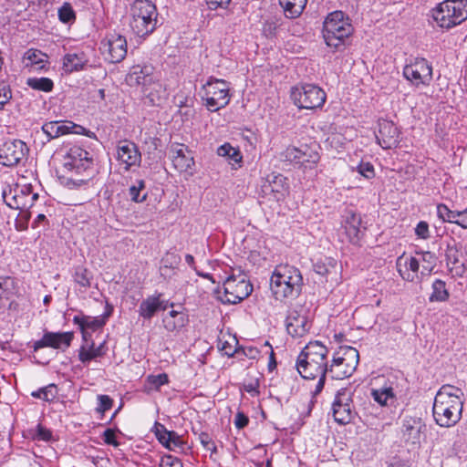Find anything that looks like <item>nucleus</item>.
Returning a JSON list of instances; mask_svg holds the SVG:
<instances>
[{
	"label": "nucleus",
	"instance_id": "nucleus-1",
	"mask_svg": "<svg viewBox=\"0 0 467 467\" xmlns=\"http://www.w3.org/2000/svg\"><path fill=\"white\" fill-rule=\"evenodd\" d=\"M225 271L216 260L209 261L206 265V280L213 285L212 296L222 304H237L250 296L253 285L244 277L236 279L225 276Z\"/></svg>",
	"mask_w": 467,
	"mask_h": 467
},
{
	"label": "nucleus",
	"instance_id": "nucleus-2",
	"mask_svg": "<svg viewBox=\"0 0 467 467\" xmlns=\"http://www.w3.org/2000/svg\"><path fill=\"white\" fill-rule=\"evenodd\" d=\"M327 348L320 341L309 342L297 357L296 368L303 379L318 378L313 396L318 395L324 389L327 375Z\"/></svg>",
	"mask_w": 467,
	"mask_h": 467
},
{
	"label": "nucleus",
	"instance_id": "nucleus-3",
	"mask_svg": "<svg viewBox=\"0 0 467 467\" xmlns=\"http://www.w3.org/2000/svg\"><path fill=\"white\" fill-rule=\"evenodd\" d=\"M464 401V394L461 389L452 385L441 386L432 405L435 423L441 428L455 426L462 420Z\"/></svg>",
	"mask_w": 467,
	"mask_h": 467
},
{
	"label": "nucleus",
	"instance_id": "nucleus-4",
	"mask_svg": "<svg viewBox=\"0 0 467 467\" xmlns=\"http://www.w3.org/2000/svg\"><path fill=\"white\" fill-rule=\"evenodd\" d=\"M302 285L300 271L289 265L276 266L270 278V288L276 300L296 297L301 292Z\"/></svg>",
	"mask_w": 467,
	"mask_h": 467
},
{
	"label": "nucleus",
	"instance_id": "nucleus-5",
	"mask_svg": "<svg viewBox=\"0 0 467 467\" xmlns=\"http://www.w3.org/2000/svg\"><path fill=\"white\" fill-rule=\"evenodd\" d=\"M156 5L150 0H135L130 7V26L140 37L151 34L157 25Z\"/></svg>",
	"mask_w": 467,
	"mask_h": 467
},
{
	"label": "nucleus",
	"instance_id": "nucleus-6",
	"mask_svg": "<svg viewBox=\"0 0 467 467\" xmlns=\"http://www.w3.org/2000/svg\"><path fill=\"white\" fill-rule=\"evenodd\" d=\"M354 32L348 16L342 11L330 13L323 25V36L328 47L338 48Z\"/></svg>",
	"mask_w": 467,
	"mask_h": 467
},
{
	"label": "nucleus",
	"instance_id": "nucleus-7",
	"mask_svg": "<svg viewBox=\"0 0 467 467\" xmlns=\"http://www.w3.org/2000/svg\"><path fill=\"white\" fill-rule=\"evenodd\" d=\"M440 27L450 29L467 19V0H445L432 9Z\"/></svg>",
	"mask_w": 467,
	"mask_h": 467
},
{
	"label": "nucleus",
	"instance_id": "nucleus-8",
	"mask_svg": "<svg viewBox=\"0 0 467 467\" xmlns=\"http://www.w3.org/2000/svg\"><path fill=\"white\" fill-rule=\"evenodd\" d=\"M359 360L358 351L352 347H341L335 353L330 365L327 368V375L332 379H344L350 377L356 370Z\"/></svg>",
	"mask_w": 467,
	"mask_h": 467
},
{
	"label": "nucleus",
	"instance_id": "nucleus-9",
	"mask_svg": "<svg viewBox=\"0 0 467 467\" xmlns=\"http://www.w3.org/2000/svg\"><path fill=\"white\" fill-rule=\"evenodd\" d=\"M63 165L67 171L82 175L83 177L78 180L80 182H87L91 178L93 158L89 152L79 146L75 145L68 149L64 157Z\"/></svg>",
	"mask_w": 467,
	"mask_h": 467
},
{
	"label": "nucleus",
	"instance_id": "nucleus-10",
	"mask_svg": "<svg viewBox=\"0 0 467 467\" xmlns=\"http://www.w3.org/2000/svg\"><path fill=\"white\" fill-rule=\"evenodd\" d=\"M291 99L299 109H314L324 105L327 95L321 88L305 84L292 88Z\"/></svg>",
	"mask_w": 467,
	"mask_h": 467
},
{
	"label": "nucleus",
	"instance_id": "nucleus-11",
	"mask_svg": "<svg viewBox=\"0 0 467 467\" xmlns=\"http://www.w3.org/2000/svg\"><path fill=\"white\" fill-rule=\"evenodd\" d=\"M99 49L110 63H119L127 56L126 37L117 32H109L100 41Z\"/></svg>",
	"mask_w": 467,
	"mask_h": 467
},
{
	"label": "nucleus",
	"instance_id": "nucleus-12",
	"mask_svg": "<svg viewBox=\"0 0 467 467\" xmlns=\"http://www.w3.org/2000/svg\"><path fill=\"white\" fill-rule=\"evenodd\" d=\"M403 76L415 87L429 86L432 80V67L427 59L417 57L404 67Z\"/></svg>",
	"mask_w": 467,
	"mask_h": 467
},
{
	"label": "nucleus",
	"instance_id": "nucleus-13",
	"mask_svg": "<svg viewBox=\"0 0 467 467\" xmlns=\"http://www.w3.org/2000/svg\"><path fill=\"white\" fill-rule=\"evenodd\" d=\"M38 199V193L33 192L30 184L16 185L9 193L4 192L5 203L12 209L25 211L31 208Z\"/></svg>",
	"mask_w": 467,
	"mask_h": 467
},
{
	"label": "nucleus",
	"instance_id": "nucleus-14",
	"mask_svg": "<svg viewBox=\"0 0 467 467\" xmlns=\"http://www.w3.org/2000/svg\"><path fill=\"white\" fill-rule=\"evenodd\" d=\"M332 413L334 420L341 424L349 423L354 416L353 400L351 392L347 389H340L332 403Z\"/></svg>",
	"mask_w": 467,
	"mask_h": 467
},
{
	"label": "nucleus",
	"instance_id": "nucleus-15",
	"mask_svg": "<svg viewBox=\"0 0 467 467\" xmlns=\"http://www.w3.org/2000/svg\"><path fill=\"white\" fill-rule=\"evenodd\" d=\"M228 86L225 81L216 79L206 82V109L216 111L229 103Z\"/></svg>",
	"mask_w": 467,
	"mask_h": 467
},
{
	"label": "nucleus",
	"instance_id": "nucleus-16",
	"mask_svg": "<svg viewBox=\"0 0 467 467\" xmlns=\"http://www.w3.org/2000/svg\"><path fill=\"white\" fill-rule=\"evenodd\" d=\"M28 149L20 140H8L0 145V163L11 167L19 163Z\"/></svg>",
	"mask_w": 467,
	"mask_h": 467
},
{
	"label": "nucleus",
	"instance_id": "nucleus-17",
	"mask_svg": "<svg viewBox=\"0 0 467 467\" xmlns=\"http://www.w3.org/2000/svg\"><path fill=\"white\" fill-rule=\"evenodd\" d=\"M425 429L426 425L421 418L405 416L400 427L401 438L406 444L420 445Z\"/></svg>",
	"mask_w": 467,
	"mask_h": 467
},
{
	"label": "nucleus",
	"instance_id": "nucleus-18",
	"mask_svg": "<svg viewBox=\"0 0 467 467\" xmlns=\"http://www.w3.org/2000/svg\"><path fill=\"white\" fill-rule=\"evenodd\" d=\"M72 332H45L42 338L33 344L34 351L43 348H52L55 349L66 350L73 340Z\"/></svg>",
	"mask_w": 467,
	"mask_h": 467
},
{
	"label": "nucleus",
	"instance_id": "nucleus-19",
	"mask_svg": "<svg viewBox=\"0 0 467 467\" xmlns=\"http://www.w3.org/2000/svg\"><path fill=\"white\" fill-rule=\"evenodd\" d=\"M169 157L173 168L179 172L192 174L193 156L183 144H173L169 150Z\"/></svg>",
	"mask_w": 467,
	"mask_h": 467
},
{
	"label": "nucleus",
	"instance_id": "nucleus-20",
	"mask_svg": "<svg viewBox=\"0 0 467 467\" xmlns=\"http://www.w3.org/2000/svg\"><path fill=\"white\" fill-rule=\"evenodd\" d=\"M342 227L349 243L359 244L363 235L365 227H361V215L353 210H347L343 216Z\"/></svg>",
	"mask_w": 467,
	"mask_h": 467
},
{
	"label": "nucleus",
	"instance_id": "nucleus-21",
	"mask_svg": "<svg viewBox=\"0 0 467 467\" xmlns=\"http://www.w3.org/2000/svg\"><path fill=\"white\" fill-rule=\"evenodd\" d=\"M117 159L126 165V170H129L132 166L140 164L141 154L135 143L121 140L117 146Z\"/></svg>",
	"mask_w": 467,
	"mask_h": 467
},
{
	"label": "nucleus",
	"instance_id": "nucleus-22",
	"mask_svg": "<svg viewBox=\"0 0 467 467\" xmlns=\"http://www.w3.org/2000/svg\"><path fill=\"white\" fill-rule=\"evenodd\" d=\"M379 144L383 149H392L399 145L400 131L392 121L381 120L379 122V133L377 134Z\"/></svg>",
	"mask_w": 467,
	"mask_h": 467
},
{
	"label": "nucleus",
	"instance_id": "nucleus-23",
	"mask_svg": "<svg viewBox=\"0 0 467 467\" xmlns=\"http://www.w3.org/2000/svg\"><path fill=\"white\" fill-rule=\"evenodd\" d=\"M107 306L109 309L102 317H92L83 314L74 317L73 322L79 327L82 332V337L85 340H87L88 336V329L95 331L101 328L106 324L107 318H109L112 313V307L109 305H107Z\"/></svg>",
	"mask_w": 467,
	"mask_h": 467
},
{
	"label": "nucleus",
	"instance_id": "nucleus-24",
	"mask_svg": "<svg viewBox=\"0 0 467 467\" xmlns=\"http://www.w3.org/2000/svg\"><path fill=\"white\" fill-rule=\"evenodd\" d=\"M285 327L287 333L294 337H301L310 329L307 317L296 310L289 312L285 320Z\"/></svg>",
	"mask_w": 467,
	"mask_h": 467
},
{
	"label": "nucleus",
	"instance_id": "nucleus-25",
	"mask_svg": "<svg viewBox=\"0 0 467 467\" xmlns=\"http://www.w3.org/2000/svg\"><path fill=\"white\" fill-rule=\"evenodd\" d=\"M286 178L282 174L268 175L262 189L265 194L273 193L277 201L283 199L287 192Z\"/></svg>",
	"mask_w": 467,
	"mask_h": 467
},
{
	"label": "nucleus",
	"instance_id": "nucleus-26",
	"mask_svg": "<svg viewBox=\"0 0 467 467\" xmlns=\"http://www.w3.org/2000/svg\"><path fill=\"white\" fill-rule=\"evenodd\" d=\"M154 433L158 441L167 449L171 451L183 449V442L181 437L175 431H168L164 425L156 422L154 425Z\"/></svg>",
	"mask_w": 467,
	"mask_h": 467
},
{
	"label": "nucleus",
	"instance_id": "nucleus-27",
	"mask_svg": "<svg viewBox=\"0 0 467 467\" xmlns=\"http://www.w3.org/2000/svg\"><path fill=\"white\" fill-rule=\"evenodd\" d=\"M161 296H150L142 300L139 307L140 316L144 319H150L159 310H166L169 302L161 300Z\"/></svg>",
	"mask_w": 467,
	"mask_h": 467
},
{
	"label": "nucleus",
	"instance_id": "nucleus-28",
	"mask_svg": "<svg viewBox=\"0 0 467 467\" xmlns=\"http://www.w3.org/2000/svg\"><path fill=\"white\" fill-rule=\"evenodd\" d=\"M462 253L455 244H447L445 258L447 266L452 275L462 276L466 271V264L460 260Z\"/></svg>",
	"mask_w": 467,
	"mask_h": 467
},
{
	"label": "nucleus",
	"instance_id": "nucleus-29",
	"mask_svg": "<svg viewBox=\"0 0 467 467\" xmlns=\"http://www.w3.org/2000/svg\"><path fill=\"white\" fill-rule=\"evenodd\" d=\"M397 265L402 278L410 282L414 280V277L420 270V261L413 256L399 257L397 260Z\"/></svg>",
	"mask_w": 467,
	"mask_h": 467
},
{
	"label": "nucleus",
	"instance_id": "nucleus-30",
	"mask_svg": "<svg viewBox=\"0 0 467 467\" xmlns=\"http://www.w3.org/2000/svg\"><path fill=\"white\" fill-rule=\"evenodd\" d=\"M153 67L151 66H135L132 67L131 72L129 74L127 81L130 85H142L146 86L152 80Z\"/></svg>",
	"mask_w": 467,
	"mask_h": 467
},
{
	"label": "nucleus",
	"instance_id": "nucleus-31",
	"mask_svg": "<svg viewBox=\"0 0 467 467\" xmlns=\"http://www.w3.org/2000/svg\"><path fill=\"white\" fill-rule=\"evenodd\" d=\"M23 62L26 67L42 69L48 61L45 53L38 49L30 48L24 54Z\"/></svg>",
	"mask_w": 467,
	"mask_h": 467
},
{
	"label": "nucleus",
	"instance_id": "nucleus-32",
	"mask_svg": "<svg viewBox=\"0 0 467 467\" xmlns=\"http://www.w3.org/2000/svg\"><path fill=\"white\" fill-rule=\"evenodd\" d=\"M181 263V256L176 253L169 252L161 259L160 272L164 278H171Z\"/></svg>",
	"mask_w": 467,
	"mask_h": 467
},
{
	"label": "nucleus",
	"instance_id": "nucleus-33",
	"mask_svg": "<svg viewBox=\"0 0 467 467\" xmlns=\"http://www.w3.org/2000/svg\"><path fill=\"white\" fill-rule=\"evenodd\" d=\"M216 152L219 156L224 157L227 159L229 164H231L234 169L235 164L239 167L243 161V155L239 149L233 147L230 143L225 142L217 148Z\"/></svg>",
	"mask_w": 467,
	"mask_h": 467
},
{
	"label": "nucleus",
	"instance_id": "nucleus-34",
	"mask_svg": "<svg viewBox=\"0 0 467 467\" xmlns=\"http://www.w3.org/2000/svg\"><path fill=\"white\" fill-rule=\"evenodd\" d=\"M144 104L148 106H161L166 99L165 89L160 83H154L150 91L144 90Z\"/></svg>",
	"mask_w": 467,
	"mask_h": 467
},
{
	"label": "nucleus",
	"instance_id": "nucleus-35",
	"mask_svg": "<svg viewBox=\"0 0 467 467\" xmlns=\"http://www.w3.org/2000/svg\"><path fill=\"white\" fill-rule=\"evenodd\" d=\"M307 0H279L285 15L289 18L298 17L304 11Z\"/></svg>",
	"mask_w": 467,
	"mask_h": 467
},
{
	"label": "nucleus",
	"instance_id": "nucleus-36",
	"mask_svg": "<svg viewBox=\"0 0 467 467\" xmlns=\"http://www.w3.org/2000/svg\"><path fill=\"white\" fill-rule=\"evenodd\" d=\"M129 196L134 202L140 203L146 201L148 191L146 182L142 179H136L128 189Z\"/></svg>",
	"mask_w": 467,
	"mask_h": 467
},
{
	"label": "nucleus",
	"instance_id": "nucleus-37",
	"mask_svg": "<svg viewBox=\"0 0 467 467\" xmlns=\"http://www.w3.org/2000/svg\"><path fill=\"white\" fill-rule=\"evenodd\" d=\"M73 280L80 287L81 292H86V290L90 287L92 274L83 265H78L74 268L73 272Z\"/></svg>",
	"mask_w": 467,
	"mask_h": 467
},
{
	"label": "nucleus",
	"instance_id": "nucleus-38",
	"mask_svg": "<svg viewBox=\"0 0 467 467\" xmlns=\"http://www.w3.org/2000/svg\"><path fill=\"white\" fill-rule=\"evenodd\" d=\"M162 321L168 331H174L185 325L186 317L182 312L171 310L163 317Z\"/></svg>",
	"mask_w": 467,
	"mask_h": 467
},
{
	"label": "nucleus",
	"instance_id": "nucleus-39",
	"mask_svg": "<svg viewBox=\"0 0 467 467\" xmlns=\"http://www.w3.org/2000/svg\"><path fill=\"white\" fill-rule=\"evenodd\" d=\"M105 342L101 343L99 347H95L92 343L88 348L81 347L79 349L78 358L83 363L89 362L92 359L102 357L105 354Z\"/></svg>",
	"mask_w": 467,
	"mask_h": 467
},
{
	"label": "nucleus",
	"instance_id": "nucleus-40",
	"mask_svg": "<svg viewBox=\"0 0 467 467\" xmlns=\"http://www.w3.org/2000/svg\"><path fill=\"white\" fill-rule=\"evenodd\" d=\"M319 154L316 150L309 149L306 146H305V149L301 148L300 167L313 169L319 161Z\"/></svg>",
	"mask_w": 467,
	"mask_h": 467
},
{
	"label": "nucleus",
	"instance_id": "nucleus-41",
	"mask_svg": "<svg viewBox=\"0 0 467 467\" xmlns=\"http://www.w3.org/2000/svg\"><path fill=\"white\" fill-rule=\"evenodd\" d=\"M432 293L429 297L431 302H444L449 298V292L446 289V284L441 279H436L432 283Z\"/></svg>",
	"mask_w": 467,
	"mask_h": 467
},
{
	"label": "nucleus",
	"instance_id": "nucleus-42",
	"mask_svg": "<svg viewBox=\"0 0 467 467\" xmlns=\"http://www.w3.org/2000/svg\"><path fill=\"white\" fill-rule=\"evenodd\" d=\"M337 262L332 258L326 257L325 259L317 260L313 264V269L317 275L326 277L332 271L336 270Z\"/></svg>",
	"mask_w": 467,
	"mask_h": 467
},
{
	"label": "nucleus",
	"instance_id": "nucleus-43",
	"mask_svg": "<svg viewBox=\"0 0 467 467\" xmlns=\"http://www.w3.org/2000/svg\"><path fill=\"white\" fill-rule=\"evenodd\" d=\"M26 85L32 89L43 92H50L54 88L53 80L48 78H28Z\"/></svg>",
	"mask_w": 467,
	"mask_h": 467
},
{
	"label": "nucleus",
	"instance_id": "nucleus-44",
	"mask_svg": "<svg viewBox=\"0 0 467 467\" xmlns=\"http://www.w3.org/2000/svg\"><path fill=\"white\" fill-rule=\"evenodd\" d=\"M371 396L379 405H387L389 400L394 398L393 389L391 387H383L371 390Z\"/></svg>",
	"mask_w": 467,
	"mask_h": 467
},
{
	"label": "nucleus",
	"instance_id": "nucleus-45",
	"mask_svg": "<svg viewBox=\"0 0 467 467\" xmlns=\"http://www.w3.org/2000/svg\"><path fill=\"white\" fill-rule=\"evenodd\" d=\"M83 60L77 54H67L63 59L66 71L73 72L83 68Z\"/></svg>",
	"mask_w": 467,
	"mask_h": 467
},
{
	"label": "nucleus",
	"instance_id": "nucleus-46",
	"mask_svg": "<svg viewBox=\"0 0 467 467\" xmlns=\"http://www.w3.org/2000/svg\"><path fill=\"white\" fill-rule=\"evenodd\" d=\"M57 138L68 133L80 134L84 130L82 126L76 125L71 121H57Z\"/></svg>",
	"mask_w": 467,
	"mask_h": 467
},
{
	"label": "nucleus",
	"instance_id": "nucleus-47",
	"mask_svg": "<svg viewBox=\"0 0 467 467\" xmlns=\"http://www.w3.org/2000/svg\"><path fill=\"white\" fill-rule=\"evenodd\" d=\"M421 256L422 265V275H429L434 266L436 265L437 257L436 255L429 251L418 253Z\"/></svg>",
	"mask_w": 467,
	"mask_h": 467
},
{
	"label": "nucleus",
	"instance_id": "nucleus-48",
	"mask_svg": "<svg viewBox=\"0 0 467 467\" xmlns=\"http://www.w3.org/2000/svg\"><path fill=\"white\" fill-rule=\"evenodd\" d=\"M55 384H49L31 393V396L36 399H41L45 401H52L56 398V393L53 392Z\"/></svg>",
	"mask_w": 467,
	"mask_h": 467
},
{
	"label": "nucleus",
	"instance_id": "nucleus-49",
	"mask_svg": "<svg viewBox=\"0 0 467 467\" xmlns=\"http://www.w3.org/2000/svg\"><path fill=\"white\" fill-rule=\"evenodd\" d=\"M458 211L450 210L445 204H438L437 214L440 219L443 222L454 223L456 219V213Z\"/></svg>",
	"mask_w": 467,
	"mask_h": 467
},
{
	"label": "nucleus",
	"instance_id": "nucleus-50",
	"mask_svg": "<svg viewBox=\"0 0 467 467\" xmlns=\"http://www.w3.org/2000/svg\"><path fill=\"white\" fill-rule=\"evenodd\" d=\"M58 17L59 20L63 23H71L75 21L76 15L72 8V6L65 3L59 9H58Z\"/></svg>",
	"mask_w": 467,
	"mask_h": 467
},
{
	"label": "nucleus",
	"instance_id": "nucleus-51",
	"mask_svg": "<svg viewBox=\"0 0 467 467\" xmlns=\"http://www.w3.org/2000/svg\"><path fill=\"white\" fill-rule=\"evenodd\" d=\"M300 156L301 149L296 147H288L282 153V157L284 158L285 161L295 164H299Z\"/></svg>",
	"mask_w": 467,
	"mask_h": 467
},
{
	"label": "nucleus",
	"instance_id": "nucleus-52",
	"mask_svg": "<svg viewBox=\"0 0 467 467\" xmlns=\"http://www.w3.org/2000/svg\"><path fill=\"white\" fill-rule=\"evenodd\" d=\"M98 401L99 404L96 410L100 413L110 410L113 405V400L108 395H98Z\"/></svg>",
	"mask_w": 467,
	"mask_h": 467
},
{
	"label": "nucleus",
	"instance_id": "nucleus-53",
	"mask_svg": "<svg viewBox=\"0 0 467 467\" xmlns=\"http://www.w3.org/2000/svg\"><path fill=\"white\" fill-rule=\"evenodd\" d=\"M159 467H182L181 460L171 454L161 457Z\"/></svg>",
	"mask_w": 467,
	"mask_h": 467
},
{
	"label": "nucleus",
	"instance_id": "nucleus-54",
	"mask_svg": "<svg viewBox=\"0 0 467 467\" xmlns=\"http://www.w3.org/2000/svg\"><path fill=\"white\" fill-rule=\"evenodd\" d=\"M147 380L155 389H159L161 386L165 385L169 382L168 375L165 373L158 375H150L148 376Z\"/></svg>",
	"mask_w": 467,
	"mask_h": 467
},
{
	"label": "nucleus",
	"instance_id": "nucleus-55",
	"mask_svg": "<svg viewBox=\"0 0 467 467\" xmlns=\"http://www.w3.org/2000/svg\"><path fill=\"white\" fill-rule=\"evenodd\" d=\"M52 438L51 431L41 424H37L34 439L38 441H48Z\"/></svg>",
	"mask_w": 467,
	"mask_h": 467
},
{
	"label": "nucleus",
	"instance_id": "nucleus-56",
	"mask_svg": "<svg viewBox=\"0 0 467 467\" xmlns=\"http://www.w3.org/2000/svg\"><path fill=\"white\" fill-rule=\"evenodd\" d=\"M415 234L420 239L430 238L429 224L425 221H420L415 227Z\"/></svg>",
	"mask_w": 467,
	"mask_h": 467
},
{
	"label": "nucleus",
	"instance_id": "nucleus-57",
	"mask_svg": "<svg viewBox=\"0 0 467 467\" xmlns=\"http://www.w3.org/2000/svg\"><path fill=\"white\" fill-rule=\"evenodd\" d=\"M12 93L10 88L4 84H0V109L11 99Z\"/></svg>",
	"mask_w": 467,
	"mask_h": 467
},
{
	"label": "nucleus",
	"instance_id": "nucleus-58",
	"mask_svg": "<svg viewBox=\"0 0 467 467\" xmlns=\"http://www.w3.org/2000/svg\"><path fill=\"white\" fill-rule=\"evenodd\" d=\"M358 172L367 179H371L375 176L374 167L371 163H360L358 166Z\"/></svg>",
	"mask_w": 467,
	"mask_h": 467
},
{
	"label": "nucleus",
	"instance_id": "nucleus-59",
	"mask_svg": "<svg viewBox=\"0 0 467 467\" xmlns=\"http://www.w3.org/2000/svg\"><path fill=\"white\" fill-rule=\"evenodd\" d=\"M42 130L45 134H47V136L48 137L49 140L57 138V121L46 122L42 126Z\"/></svg>",
	"mask_w": 467,
	"mask_h": 467
},
{
	"label": "nucleus",
	"instance_id": "nucleus-60",
	"mask_svg": "<svg viewBox=\"0 0 467 467\" xmlns=\"http://www.w3.org/2000/svg\"><path fill=\"white\" fill-rule=\"evenodd\" d=\"M454 223L463 229H467V208L457 212Z\"/></svg>",
	"mask_w": 467,
	"mask_h": 467
},
{
	"label": "nucleus",
	"instance_id": "nucleus-61",
	"mask_svg": "<svg viewBox=\"0 0 467 467\" xmlns=\"http://www.w3.org/2000/svg\"><path fill=\"white\" fill-rule=\"evenodd\" d=\"M278 25L275 21H266L264 24L263 31L266 36H272L275 34Z\"/></svg>",
	"mask_w": 467,
	"mask_h": 467
},
{
	"label": "nucleus",
	"instance_id": "nucleus-62",
	"mask_svg": "<svg viewBox=\"0 0 467 467\" xmlns=\"http://www.w3.org/2000/svg\"><path fill=\"white\" fill-rule=\"evenodd\" d=\"M103 440H104V442L107 444L114 445V446L118 445V442L116 441L115 432L111 429H107L106 431H104Z\"/></svg>",
	"mask_w": 467,
	"mask_h": 467
},
{
	"label": "nucleus",
	"instance_id": "nucleus-63",
	"mask_svg": "<svg viewBox=\"0 0 467 467\" xmlns=\"http://www.w3.org/2000/svg\"><path fill=\"white\" fill-rule=\"evenodd\" d=\"M217 348H218L219 351H221L223 355H226L228 357L233 356L235 351L234 346H232L228 342H223V343L219 342L217 345Z\"/></svg>",
	"mask_w": 467,
	"mask_h": 467
},
{
	"label": "nucleus",
	"instance_id": "nucleus-64",
	"mask_svg": "<svg viewBox=\"0 0 467 467\" xmlns=\"http://www.w3.org/2000/svg\"><path fill=\"white\" fill-rule=\"evenodd\" d=\"M249 423V419L243 412H238L235 416L234 424L237 429H243Z\"/></svg>",
	"mask_w": 467,
	"mask_h": 467
}]
</instances>
